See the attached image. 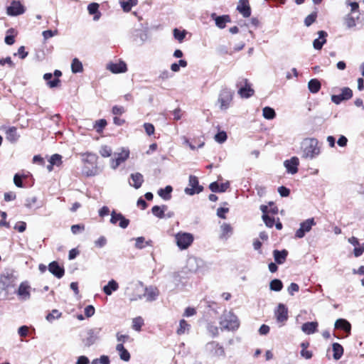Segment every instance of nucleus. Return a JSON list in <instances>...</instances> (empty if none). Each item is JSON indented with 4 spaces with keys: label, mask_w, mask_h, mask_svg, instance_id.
I'll return each mask as SVG.
<instances>
[{
    "label": "nucleus",
    "mask_w": 364,
    "mask_h": 364,
    "mask_svg": "<svg viewBox=\"0 0 364 364\" xmlns=\"http://www.w3.org/2000/svg\"><path fill=\"white\" fill-rule=\"evenodd\" d=\"M14 228L18 232H23L26 228V223L25 222L20 221L15 225Z\"/></svg>",
    "instance_id": "nucleus-62"
},
{
    "label": "nucleus",
    "mask_w": 364,
    "mask_h": 364,
    "mask_svg": "<svg viewBox=\"0 0 364 364\" xmlns=\"http://www.w3.org/2000/svg\"><path fill=\"white\" fill-rule=\"evenodd\" d=\"M99 4L97 3H91L87 6V10L90 14L94 15L93 19L97 21L101 16L100 12L98 11Z\"/></svg>",
    "instance_id": "nucleus-29"
},
{
    "label": "nucleus",
    "mask_w": 364,
    "mask_h": 364,
    "mask_svg": "<svg viewBox=\"0 0 364 364\" xmlns=\"http://www.w3.org/2000/svg\"><path fill=\"white\" fill-rule=\"evenodd\" d=\"M318 38L315 39L313 43L314 48L316 50H321L323 44L326 42L327 33L323 31H320L318 33Z\"/></svg>",
    "instance_id": "nucleus-24"
},
{
    "label": "nucleus",
    "mask_w": 364,
    "mask_h": 364,
    "mask_svg": "<svg viewBox=\"0 0 364 364\" xmlns=\"http://www.w3.org/2000/svg\"><path fill=\"white\" fill-rule=\"evenodd\" d=\"M119 288L117 282L114 280H111L108 282L107 285L105 286L103 291L105 294L111 295L113 291H117Z\"/></svg>",
    "instance_id": "nucleus-31"
},
{
    "label": "nucleus",
    "mask_w": 364,
    "mask_h": 364,
    "mask_svg": "<svg viewBox=\"0 0 364 364\" xmlns=\"http://www.w3.org/2000/svg\"><path fill=\"white\" fill-rule=\"evenodd\" d=\"M38 201V198L36 196H31V197H28L26 200H25V206L28 208H33L36 203Z\"/></svg>",
    "instance_id": "nucleus-47"
},
{
    "label": "nucleus",
    "mask_w": 364,
    "mask_h": 364,
    "mask_svg": "<svg viewBox=\"0 0 364 364\" xmlns=\"http://www.w3.org/2000/svg\"><path fill=\"white\" fill-rule=\"evenodd\" d=\"M76 364H90V360L85 355H80L77 358Z\"/></svg>",
    "instance_id": "nucleus-64"
},
{
    "label": "nucleus",
    "mask_w": 364,
    "mask_h": 364,
    "mask_svg": "<svg viewBox=\"0 0 364 364\" xmlns=\"http://www.w3.org/2000/svg\"><path fill=\"white\" fill-rule=\"evenodd\" d=\"M222 237H228L232 233V228L230 224L223 223L221 225Z\"/></svg>",
    "instance_id": "nucleus-44"
},
{
    "label": "nucleus",
    "mask_w": 364,
    "mask_h": 364,
    "mask_svg": "<svg viewBox=\"0 0 364 364\" xmlns=\"http://www.w3.org/2000/svg\"><path fill=\"white\" fill-rule=\"evenodd\" d=\"M263 117L267 119H272L275 117L276 113L274 110L269 107H265L263 110Z\"/></svg>",
    "instance_id": "nucleus-42"
},
{
    "label": "nucleus",
    "mask_w": 364,
    "mask_h": 364,
    "mask_svg": "<svg viewBox=\"0 0 364 364\" xmlns=\"http://www.w3.org/2000/svg\"><path fill=\"white\" fill-rule=\"evenodd\" d=\"M102 328L95 327L88 329L82 336V342L85 347H90L101 337Z\"/></svg>",
    "instance_id": "nucleus-3"
},
{
    "label": "nucleus",
    "mask_w": 364,
    "mask_h": 364,
    "mask_svg": "<svg viewBox=\"0 0 364 364\" xmlns=\"http://www.w3.org/2000/svg\"><path fill=\"white\" fill-rule=\"evenodd\" d=\"M116 350L119 353V357L122 360L127 362L130 360V354L124 347L123 343L117 344Z\"/></svg>",
    "instance_id": "nucleus-27"
},
{
    "label": "nucleus",
    "mask_w": 364,
    "mask_h": 364,
    "mask_svg": "<svg viewBox=\"0 0 364 364\" xmlns=\"http://www.w3.org/2000/svg\"><path fill=\"white\" fill-rule=\"evenodd\" d=\"M232 100V92L229 89H223L219 95L218 102L223 110L227 109Z\"/></svg>",
    "instance_id": "nucleus-6"
},
{
    "label": "nucleus",
    "mask_w": 364,
    "mask_h": 364,
    "mask_svg": "<svg viewBox=\"0 0 364 364\" xmlns=\"http://www.w3.org/2000/svg\"><path fill=\"white\" fill-rule=\"evenodd\" d=\"M206 348L213 356L218 358L225 356L224 348L217 342L213 341L208 343L206 346Z\"/></svg>",
    "instance_id": "nucleus-13"
},
{
    "label": "nucleus",
    "mask_w": 364,
    "mask_h": 364,
    "mask_svg": "<svg viewBox=\"0 0 364 364\" xmlns=\"http://www.w3.org/2000/svg\"><path fill=\"white\" fill-rule=\"evenodd\" d=\"M129 156V150L127 148H122L119 153L114 154V158L110 161V166L113 169H116L121 164L124 163Z\"/></svg>",
    "instance_id": "nucleus-7"
},
{
    "label": "nucleus",
    "mask_w": 364,
    "mask_h": 364,
    "mask_svg": "<svg viewBox=\"0 0 364 364\" xmlns=\"http://www.w3.org/2000/svg\"><path fill=\"white\" fill-rule=\"evenodd\" d=\"M287 255H288V252L286 250H283L281 251L275 250L273 252V256H274V260L279 264H282L284 263Z\"/></svg>",
    "instance_id": "nucleus-26"
},
{
    "label": "nucleus",
    "mask_w": 364,
    "mask_h": 364,
    "mask_svg": "<svg viewBox=\"0 0 364 364\" xmlns=\"http://www.w3.org/2000/svg\"><path fill=\"white\" fill-rule=\"evenodd\" d=\"M144 182V177L140 173H135L131 174V181L129 184L134 187L136 189L139 188Z\"/></svg>",
    "instance_id": "nucleus-25"
},
{
    "label": "nucleus",
    "mask_w": 364,
    "mask_h": 364,
    "mask_svg": "<svg viewBox=\"0 0 364 364\" xmlns=\"http://www.w3.org/2000/svg\"><path fill=\"white\" fill-rule=\"evenodd\" d=\"M186 32L184 31H180L177 28L173 30V36L176 39L181 42L186 37Z\"/></svg>",
    "instance_id": "nucleus-50"
},
{
    "label": "nucleus",
    "mask_w": 364,
    "mask_h": 364,
    "mask_svg": "<svg viewBox=\"0 0 364 364\" xmlns=\"http://www.w3.org/2000/svg\"><path fill=\"white\" fill-rule=\"evenodd\" d=\"M349 243L355 247L353 250L354 255L358 257L361 256L364 252V244H360L359 240L355 237H351L348 239Z\"/></svg>",
    "instance_id": "nucleus-18"
},
{
    "label": "nucleus",
    "mask_w": 364,
    "mask_h": 364,
    "mask_svg": "<svg viewBox=\"0 0 364 364\" xmlns=\"http://www.w3.org/2000/svg\"><path fill=\"white\" fill-rule=\"evenodd\" d=\"M95 244L97 247H102L107 244V239L105 236H101L95 242Z\"/></svg>",
    "instance_id": "nucleus-60"
},
{
    "label": "nucleus",
    "mask_w": 364,
    "mask_h": 364,
    "mask_svg": "<svg viewBox=\"0 0 364 364\" xmlns=\"http://www.w3.org/2000/svg\"><path fill=\"white\" fill-rule=\"evenodd\" d=\"M159 294V291L156 287H149L146 288L144 297L146 301H152L156 299Z\"/></svg>",
    "instance_id": "nucleus-22"
},
{
    "label": "nucleus",
    "mask_w": 364,
    "mask_h": 364,
    "mask_svg": "<svg viewBox=\"0 0 364 364\" xmlns=\"http://www.w3.org/2000/svg\"><path fill=\"white\" fill-rule=\"evenodd\" d=\"M216 26L220 28H224L228 22L230 21V18L228 15L217 16L215 18Z\"/></svg>",
    "instance_id": "nucleus-35"
},
{
    "label": "nucleus",
    "mask_w": 364,
    "mask_h": 364,
    "mask_svg": "<svg viewBox=\"0 0 364 364\" xmlns=\"http://www.w3.org/2000/svg\"><path fill=\"white\" fill-rule=\"evenodd\" d=\"M72 71L74 73H80L82 71V63L77 58H74L71 64Z\"/></svg>",
    "instance_id": "nucleus-41"
},
{
    "label": "nucleus",
    "mask_w": 364,
    "mask_h": 364,
    "mask_svg": "<svg viewBox=\"0 0 364 364\" xmlns=\"http://www.w3.org/2000/svg\"><path fill=\"white\" fill-rule=\"evenodd\" d=\"M176 242L181 250L187 249L193 242V236L188 232H178L175 236Z\"/></svg>",
    "instance_id": "nucleus-4"
},
{
    "label": "nucleus",
    "mask_w": 364,
    "mask_h": 364,
    "mask_svg": "<svg viewBox=\"0 0 364 364\" xmlns=\"http://www.w3.org/2000/svg\"><path fill=\"white\" fill-rule=\"evenodd\" d=\"M304 157L313 159L320 154L318 141L314 138L306 139L303 141Z\"/></svg>",
    "instance_id": "nucleus-2"
},
{
    "label": "nucleus",
    "mask_w": 364,
    "mask_h": 364,
    "mask_svg": "<svg viewBox=\"0 0 364 364\" xmlns=\"http://www.w3.org/2000/svg\"><path fill=\"white\" fill-rule=\"evenodd\" d=\"M316 13H312L307 16L304 20L305 25L306 26H311L316 21Z\"/></svg>",
    "instance_id": "nucleus-51"
},
{
    "label": "nucleus",
    "mask_w": 364,
    "mask_h": 364,
    "mask_svg": "<svg viewBox=\"0 0 364 364\" xmlns=\"http://www.w3.org/2000/svg\"><path fill=\"white\" fill-rule=\"evenodd\" d=\"M269 287L271 290L279 291L283 288V284L281 280L275 279L270 282Z\"/></svg>",
    "instance_id": "nucleus-43"
},
{
    "label": "nucleus",
    "mask_w": 364,
    "mask_h": 364,
    "mask_svg": "<svg viewBox=\"0 0 364 364\" xmlns=\"http://www.w3.org/2000/svg\"><path fill=\"white\" fill-rule=\"evenodd\" d=\"M238 93L242 97H250L254 95V90L252 88L250 83L247 79H242L237 84Z\"/></svg>",
    "instance_id": "nucleus-5"
},
{
    "label": "nucleus",
    "mask_w": 364,
    "mask_h": 364,
    "mask_svg": "<svg viewBox=\"0 0 364 364\" xmlns=\"http://www.w3.org/2000/svg\"><path fill=\"white\" fill-rule=\"evenodd\" d=\"M316 223L314 218H309L302 222L300 224V228L296 230L295 237L297 238H302L305 234L309 232L312 226L315 225Z\"/></svg>",
    "instance_id": "nucleus-9"
},
{
    "label": "nucleus",
    "mask_w": 364,
    "mask_h": 364,
    "mask_svg": "<svg viewBox=\"0 0 364 364\" xmlns=\"http://www.w3.org/2000/svg\"><path fill=\"white\" fill-rule=\"evenodd\" d=\"M48 268L49 272L58 279H60L64 276V267L55 261L50 262Z\"/></svg>",
    "instance_id": "nucleus-15"
},
{
    "label": "nucleus",
    "mask_w": 364,
    "mask_h": 364,
    "mask_svg": "<svg viewBox=\"0 0 364 364\" xmlns=\"http://www.w3.org/2000/svg\"><path fill=\"white\" fill-rule=\"evenodd\" d=\"M190 328V325L186 322V320H180L179 327L177 329V333L181 335L188 332Z\"/></svg>",
    "instance_id": "nucleus-40"
},
{
    "label": "nucleus",
    "mask_w": 364,
    "mask_h": 364,
    "mask_svg": "<svg viewBox=\"0 0 364 364\" xmlns=\"http://www.w3.org/2000/svg\"><path fill=\"white\" fill-rule=\"evenodd\" d=\"M49 162L52 164V165L60 166L62 164V156L58 154H53L50 157Z\"/></svg>",
    "instance_id": "nucleus-48"
},
{
    "label": "nucleus",
    "mask_w": 364,
    "mask_h": 364,
    "mask_svg": "<svg viewBox=\"0 0 364 364\" xmlns=\"http://www.w3.org/2000/svg\"><path fill=\"white\" fill-rule=\"evenodd\" d=\"M145 242V239L143 237H139L136 239L135 247L138 249H142L145 247L144 243Z\"/></svg>",
    "instance_id": "nucleus-63"
},
{
    "label": "nucleus",
    "mask_w": 364,
    "mask_h": 364,
    "mask_svg": "<svg viewBox=\"0 0 364 364\" xmlns=\"http://www.w3.org/2000/svg\"><path fill=\"white\" fill-rule=\"evenodd\" d=\"M344 100H349L353 96L352 90L348 87H344L342 89V92L340 94Z\"/></svg>",
    "instance_id": "nucleus-49"
},
{
    "label": "nucleus",
    "mask_w": 364,
    "mask_h": 364,
    "mask_svg": "<svg viewBox=\"0 0 364 364\" xmlns=\"http://www.w3.org/2000/svg\"><path fill=\"white\" fill-rule=\"evenodd\" d=\"M107 69L113 73H125L127 70V65L123 61H119L115 63H109L107 65Z\"/></svg>",
    "instance_id": "nucleus-20"
},
{
    "label": "nucleus",
    "mask_w": 364,
    "mask_h": 364,
    "mask_svg": "<svg viewBox=\"0 0 364 364\" xmlns=\"http://www.w3.org/2000/svg\"><path fill=\"white\" fill-rule=\"evenodd\" d=\"M275 316L277 318H287L288 309L287 306L282 304H279L275 311Z\"/></svg>",
    "instance_id": "nucleus-32"
},
{
    "label": "nucleus",
    "mask_w": 364,
    "mask_h": 364,
    "mask_svg": "<svg viewBox=\"0 0 364 364\" xmlns=\"http://www.w3.org/2000/svg\"><path fill=\"white\" fill-rule=\"evenodd\" d=\"M0 215L1 216V220H0V227H6L9 228V223L6 221L7 214L4 211H1Z\"/></svg>",
    "instance_id": "nucleus-53"
},
{
    "label": "nucleus",
    "mask_w": 364,
    "mask_h": 364,
    "mask_svg": "<svg viewBox=\"0 0 364 364\" xmlns=\"http://www.w3.org/2000/svg\"><path fill=\"white\" fill-rule=\"evenodd\" d=\"M110 223L113 225L118 223L122 228H126L129 224V220L127 219L122 213L113 210L111 213Z\"/></svg>",
    "instance_id": "nucleus-11"
},
{
    "label": "nucleus",
    "mask_w": 364,
    "mask_h": 364,
    "mask_svg": "<svg viewBox=\"0 0 364 364\" xmlns=\"http://www.w3.org/2000/svg\"><path fill=\"white\" fill-rule=\"evenodd\" d=\"M345 24L349 28H353L356 25L355 20L353 16L348 15L345 18Z\"/></svg>",
    "instance_id": "nucleus-52"
},
{
    "label": "nucleus",
    "mask_w": 364,
    "mask_h": 364,
    "mask_svg": "<svg viewBox=\"0 0 364 364\" xmlns=\"http://www.w3.org/2000/svg\"><path fill=\"white\" fill-rule=\"evenodd\" d=\"M144 325V320H133L132 328L135 331H141V327Z\"/></svg>",
    "instance_id": "nucleus-56"
},
{
    "label": "nucleus",
    "mask_w": 364,
    "mask_h": 364,
    "mask_svg": "<svg viewBox=\"0 0 364 364\" xmlns=\"http://www.w3.org/2000/svg\"><path fill=\"white\" fill-rule=\"evenodd\" d=\"M25 12L24 6L20 1H13L11 5L7 8V14L9 16H18L23 14Z\"/></svg>",
    "instance_id": "nucleus-14"
},
{
    "label": "nucleus",
    "mask_w": 364,
    "mask_h": 364,
    "mask_svg": "<svg viewBox=\"0 0 364 364\" xmlns=\"http://www.w3.org/2000/svg\"><path fill=\"white\" fill-rule=\"evenodd\" d=\"M332 348L333 352V358L336 360H339L343 354V346L338 343H334L332 346Z\"/></svg>",
    "instance_id": "nucleus-33"
},
{
    "label": "nucleus",
    "mask_w": 364,
    "mask_h": 364,
    "mask_svg": "<svg viewBox=\"0 0 364 364\" xmlns=\"http://www.w3.org/2000/svg\"><path fill=\"white\" fill-rule=\"evenodd\" d=\"M144 129L146 132V134L149 135V136H151L152 134H154V131H155V128L154 127V125L151 123H145L144 124Z\"/></svg>",
    "instance_id": "nucleus-55"
},
{
    "label": "nucleus",
    "mask_w": 364,
    "mask_h": 364,
    "mask_svg": "<svg viewBox=\"0 0 364 364\" xmlns=\"http://www.w3.org/2000/svg\"><path fill=\"white\" fill-rule=\"evenodd\" d=\"M260 210L263 213L262 219H263L265 225L268 228H272L276 222H275V219L274 217H271L267 215L268 207L267 205H261Z\"/></svg>",
    "instance_id": "nucleus-23"
},
{
    "label": "nucleus",
    "mask_w": 364,
    "mask_h": 364,
    "mask_svg": "<svg viewBox=\"0 0 364 364\" xmlns=\"http://www.w3.org/2000/svg\"><path fill=\"white\" fill-rule=\"evenodd\" d=\"M308 87L311 92L316 93L321 89V83L317 79H312L309 82Z\"/></svg>",
    "instance_id": "nucleus-38"
},
{
    "label": "nucleus",
    "mask_w": 364,
    "mask_h": 364,
    "mask_svg": "<svg viewBox=\"0 0 364 364\" xmlns=\"http://www.w3.org/2000/svg\"><path fill=\"white\" fill-rule=\"evenodd\" d=\"M172 187L167 186L165 188H161L158 191V194L164 200H168L171 198V193L172 192Z\"/></svg>",
    "instance_id": "nucleus-39"
},
{
    "label": "nucleus",
    "mask_w": 364,
    "mask_h": 364,
    "mask_svg": "<svg viewBox=\"0 0 364 364\" xmlns=\"http://www.w3.org/2000/svg\"><path fill=\"white\" fill-rule=\"evenodd\" d=\"M239 320H221L220 321V328L223 330L235 331L239 328Z\"/></svg>",
    "instance_id": "nucleus-16"
},
{
    "label": "nucleus",
    "mask_w": 364,
    "mask_h": 364,
    "mask_svg": "<svg viewBox=\"0 0 364 364\" xmlns=\"http://www.w3.org/2000/svg\"><path fill=\"white\" fill-rule=\"evenodd\" d=\"M6 137L11 142L17 141L18 135L17 134L16 128L14 127H9L6 132Z\"/></svg>",
    "instance_id": "nucleus-34"
},
{
    "label": "nucleus",
    "mask_w": 364,
    "mask_h": 364,
    "mask_svg": "<svg viewBox=\"0 0 364 364\" xmlns=\"http://www.w3.org/2000/svg\"><path fill=\"white\" fill-rule=\"evenodd\" d=\"M95 308L92 305L87 306L84 310L85 315L87 317L92 316L95 314Z\"/></svg>",
    "instance_id": "nucleus-59"
},
{
    "label": "nucleus",
    "mask_w": 364,
    "mask_h": 364,
    "mask_svg": "<svg viewBox=\"0 0 364 364\" xmlns=\"http://www.w3.org/2000/svg\"><path fill=\"white\" fill-rule=\"evenodd\" d=\"M188 185L190 187L185 188V193L189 196L199 193L203 190V188L198 184V178L195 176H190Z\"/></svg>",
    "instance_id": "nucleus-10"
},
{
    "label": "nucleus",
    "mask_w": 364,
    "mask_h": 364,
    "mask_svg": "<svg viewBox=\"0 0 364 364\" xmlns=\"http://www.w3.org/2000/svg\"><path fill=\"white\" fill-rule=\"evenodd\" d=\"M336 331H342L346 335H341L337 333H334L333 335L338 338H343L347 336L350 333L351 325L348 320H336L334 324Z\"/></svg>",
    "instance_id": "nucleus-8"
},
{
    "label": "nucleus",
    "mask_w": 364,
    "mask_h": 364,
    "mask_svg": "<svg viewBox=\"0 0 364 364\" xmlns=\"http://www.w3.org/2000/svg\"><path fill=\"white\" fill-rule=\"evenodd\" d=\"M317 322H307L302 325L301 330L306 334L314 333L317 328Z\"/></svg>",
    "instance_id": "nucleus-30"
},
{
    "label": "nucleus",
    "mask_w": 364,
    "mask_h": 364,
    "mask_svg": "<svg viewBox=\"0 0 364 364\" xmlns=\"http://www.w3.org/2000/svg\"><path fill=\"white\" fill-rule=\"evenodd\" d=\"M299 164V159L296 156H294L291 158V159L284 161V166L286 167L287 171L291 174H295L297 173Z\"/></svg>",
    "instance_id": "nucleus-17"
},
{
    "label": "nucleus",
    "mask_w": 364,
    "mask_h": 364,
    "mask_svg": "<svg viewBox=\"0 0 364 364\" xmlns=\"http://www.w3.org/2000/svg\"><path fill=\"white\" fill-rule=\"evenodd\" d=\"M84 230V225H73L71 226V231L73 234H77L79 232L83 231Z\"/></svg>",
    "instance_id": "nucleus-61"
},
{
    "label": "nucleus",
    "mask_w": 364,
    "mask_h": 364,
    "mask_svg": "<svg viewBox=\"0 0 364 364\" xmlns=\"http://www.w3.org/2000/svg\"><path fill=\"white\" fill-rule=\"evenodd\" d=\"M106 125L107 121L105 119H99L95 122L94 124V129L96 130L97 132L100 133L102 132Z\"/></svg>",
    "instance_id": "nucleus-45"
},
{
    "label": "nucleus",
    "mask_w": 364,
    "mask_h": 364,
    "mask_svg": "<svg viewBox=\"0 0 364 364\" xmlns=\"http://www.w3.org/2000/svg\"><path fill=\"white\" fill-rule=\"evenodd\" d=\"M99 152L102 157H109L112 155V149L111 147L104 145L101 146Z\"/></svg>",
    "instance_id": "nucleus-46"
},
{
    "label": "nucleus",
    "mask_w": 364,
    "mask_h": 364,
    "mask_svg": "<svg viewBox=\"0 0 364 364\" xmlns=\"http://www.w3.org/2000/svg\"><path fill=\"white\" fill-rule=\"evenodd\" d=\"M31 287L28 282H23L20 284L16 294L20 300L26 301L31 297Z\"/></svg>",
    "instance_id": "nucleus-12"
},
{
    "label": "nucleus",
    "mask_w": 364,
    "mask_h": 364,
    "mask_svg": "<svg viewBox=\"0 0 364 364\" xmlns=\"http://www.w3.org/2000/svg\"><path fill=\"white\" fill-rule=\"evenodd\" d=\"M215 139L218 143H223L227 139V134L225 132H220L215 136Z\"/></svg>",
    "instance_id": "nucleus-54"
},
{
    "label": "nucleus",
    "mask_w": 364,
    "mask_h": 364,
    "mask_svg": "<svg viewBox=\"0 0 364 364\" xmlns=\"http://www.w3.org/2000/svg\"><path fill=\"white\" fill-rule=\"evenodd\" d=\"M53 78L52 73H46L43 75V79L47 82V85L50 87H56L60 85V80L57 78Z\"/></svg>",
    "instance_id": "nucleus-28"
},
{
    "label": "nucleus",
    "mask_w": 364,
    "mask_h": 364,
    "mask_svg": "<svg viewBox=\"0 0 364 364\" xmlns=\"http://www.w3.org/2000/svg\"><path fill=\"white\" fill-rule=\"evenodd\" d=\"M23 177H24V176H21L18 173L15 174L14 178V182L17 187H19V188L23 187L22 178Z\"/></svg>",
    "instance_id": "nucleus-57"
},
{
    "label": "nucleus",
    "mask_w": 364,
    "mask_h": 364,
    "mask_svg": "<svg viewBox=\"0 0 364 364\" xmlns=\"http://www.w3.org/2000/svg\"><path fill=\"white\" fill-rule=\"evenodd\" d=\"M237 10L245 18L251 15V10L248 0H240Z\"/></svg>",
    "instance_id": "nucleus-19"
},
{
    "label": "nucleus",
    "mask_w": 364,
    "mask_h": 364,
    "mask_svg": "<svg viewBox=\"0 0 364 364\" xmlns=\"http://www.w3.org/2000/svg\"><path fill=\"white\" fill-rule=\"evenodd\" d=\"M136 4L137 0H120L121 6L126 12L129 11Z\"/></svg>",
    "instance_id": "nucleus-36"
},
{
    "label": "nucleus",
    "mask_w": 364,
    "mask_h": 364,
    "mask_svg": "<svg viewBox=\"0 0 364 364\" xmlns=\"http://www.w3.org/2000/svg\"><path fill=\"white\" fill-rule=\"evenodd\" d=\"M230 187V183L226 181L225 183L213 182L210 184L209 188L213 192L223 193L226 191Z\"/></svg>",
    "instance_id": "nucleus-21"
},
{
    "label": "nucleus",
    "mask_w": 364,
    "mask_h": 364,
    "mask_svg": "<svg viewBox=\"0 0 364 364\" xmlns=\"http://www.w3.org/2000/svg\"><path fill=\"white\" fill-rule=\"evenodd\" d=\"M112 114L114 115H121L125 112V109L122 106H114L112 107Z\"/></svg>",
    "instance_id": "nucleus-58"
},
{
    "label": "nucleus",
    "mask_w": 364,
    "mask_h": 364,
    "mask_svg": "<svg viewBox=\"0 0 364 364\" xmlns=\"http://www.w3.org/2000/svg\"><path fill=\"white\" fill-rule=\"evenodd\" d=\"M84 164V171L87 176H95L98 172L97 166L98 156L93 153L86 152L80 154Z\"/></svg>",
    "instance_id": "nucleus-1"
},
{
    "label": "nucleus",
    "mask_w": 364,
    "mask_h": 364,
    "mask_svg": "<svg viewBox=\"0 0 364 364\" xmlns=\"http://www.w3.org/2000/svg\"><path fill=\"white\" fill-rule=\"evenodd\" d=\"M167 207L166 205L159 206L154 205L151 208L152 213L159 218H163L164 217V212L166 210Z\"/></svg>",
    "instance_id": "nucleus-37"
}]
</instances>
